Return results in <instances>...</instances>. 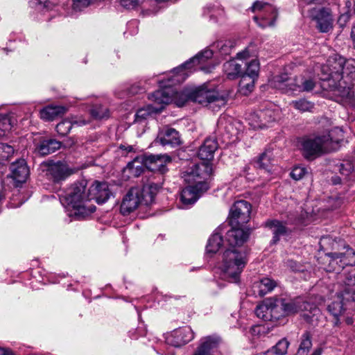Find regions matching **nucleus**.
Returning a JSON list of instances; mask_svg holds the SVG:
<instances>
[{
  "mask_svg": "<svg viewBox=\"0 0 355 355\" xmlns=\"http://www.w3.org/2000/svg\"><path fill=\"white\" fill-rule=\"evenodd\" d=\"M159 86L162 87L149 96V99L158 104L159 107H153V105H148L146 108H141L137 110L135 114V121L141 122L147 119L153 112H161L165 105L175 102L179 107L182 106L187 101V96L182 92L175 91L173 88L174 84L169 82L168 79L166 81H159Z\"/></svg>",
  "mask_w": 355,
  "mask_h": 355,
  "instance_id": "1",
  "label": "nucleus"
},
{
  "mask_svg": "<svg viewBox=\"0 0 355 355\" xmlns=\"http://www.w3.org/2000/svg\"><path fill=\"white\" fill-rule=\"evenodd\" d=\"M322 353V349L320 347H318L315 349L311 354H305V355H321Z\"/></svg>",
  "mask_w": 355,
  "mask_h": 355,
  "instance_id": "60",
  "label": "nucleus"
},
{
  "mask_svg": "<svg viewBox=\"0 0 355 355\" xmlns=\"http://www.w3.org/2000/svg\"><path fill=\"white\" fill-rule=\"evenodd\" d=\"M303 1L306 4H320L324 1V0H303Z\"/></svg>",
  "mask_w": 355,
  "mask_h": 355,
  "instance_id": "58",
  "label": "nucleus"
},
{
  "mask_svg": "<svg viewBox=\"0 0 355 355\" xmlns=\"http://www.w3.org/2000/svg\"><path fill=\"white\" fill-rule=\"evenodd\" d=\"M222 236L215 232L208 240V243L206 246V251L207 253L214 254L218 251L223 243Z\"/></svg>",
  "mask_w": 355,
  "mask_h": 355,
  "instance_id": "37",
  "label": "nucleus"
},
{
  "mask_svg": "<svg viewBox=\"0 0 355 355\" xmlns=\"http://www.w3.org/2000/svg\"><path fill=\"white\" fill-rule=\"evenodd\" d=\"M5 194L3 193V182L0 178V202L4 198Z\"/></svg>",
  "mask_w": 355,
  "mask_h": 355,
  "instance_id": "57",
  "label": "nucleus"
},
{
  "mask_svg": "<svg viewBox=\"0 0 355 355\" xmlns=\"http://www.w3.org/2000/svg\"><path fill=\"white\" fill-rule=\"evenodd\" d=\"M213 54L212 50L208 49L200 51L180 67L173 69L171 71L173 75L168 78V81L172 82L174 85L184 81L188 76L185 69H190L197 65L206 62L212 58Z\"/></svg>",
  "mask_w": 355,
  "mask_h": 355,
  "instance_id": "12",
  "label": "nucleus"
},
{
  "mask_svg": "<svg viewBox=\"0 0 355 355\" xmlns=\"http://www.w3.org/2000/svg\"><path fill=\"white\" fill-rule=\"evenodd\" d=\"M333 140L329 134L309 135L304 137L300 141V150L303 157L307 160L315 158L333 150Z\"/></svg>",
  "mask_w": 355,
  "mask_h": 355,
  "instance_id": "5",
  "label": "nucleus"
},
{
  "mask_svg": "<svg viewBox=\"0 0 355 355\" xmlns=\"http://www.w3.org/2000/svg\"><path fill=\"white\" fill-rule=\"evenodd\" d=\"M145 164L144 162V157L140 158L135 157L132 161L128 163L124 171L128 173L132 177H139L144 171Z\"/></svg>",
  "mask_w": 355,
  "mask_h": 355,
  "instance_id": "31",
  "label": "nucleus"
},
{
  "mask_svg": "<svg viewBox=\"0 0 355 355\" xmlns=\"http://www.w3.org/2000/svg\"><path fill=\"white\" fill-rule=\"evenodd\" d=\"M91 200L94 199L98 204H103L112 195L107 182L96 181L89 188Z\"/></svg>",
  "mask_w": 355,
  "mask_h": 355,
  "instance_id": "20",
  "label": "nucleus"
},
{
  "mask_svg": "<svg viewBox=\"0 0 355 355\" xmlns=\"http://www.w3.org/2000/svg\"><path fill=\"white\" fill-rule=\"evenodd\" d=\"M156 141L162 146H177L181 144L179 132L175 129L169 127L164 128L159 132Z\"/></svg>",
  "mask_w": 355,
  "mask_h": 355,
  "instance_id": "21",
  "label": "nucleus"
},
{
  "mask_svg": "<svg viewBox=\"0 0 355 355\" xmlns=\"http://www.w3.org/2000/svg\"><path fill=\"white\" fill-rule=\"evenodd\" d=\"M321 87L325 90L334 92L336 96L341 97L344 101H350L354 97L352 85L346 80L343 79L341 81L336 83L335 87H331V84L329 85L326 84L321 85Z\"/></svg>",
  "mask_w": 355,
  "mask_h": 355,
  "instance_id": "19",
  "label": "nucleus"
},
{
  "mask_svg": "<svg viewBox=\"0 0 355 355\" xmlns=\"http://www.w3.org/2000/svg\"><path fill=\"white\" fill-rule=\"evenodd\" d=\"M312 19L316 21L317 28L322 33H327L333 28L334 18L330 9L322 8L313 9Z\"/></svg>",
  "mask_w": 355,
  "mask_h": 355,
  "instance_id": "16",
  "label": "nucleus"
},
{
  "mask_svg": "<svg viewBox=\"0 0 355 355\" xmlns=\"http://www.w3.org/2000/svg\"><path fill=\"white\" fill-rule=\"evenodd\" d=\"M171 162V157L167 154L148 155L144 157L146 168L160 174H164L168 171L167 165Z\"/></svg>",
  "mask_w": 355,
  "mask_h": 355,
  "instance_id": "14",
  "label": "nucleus"
},
{
  "mask_svg": "<svg viewBox=\"0 0 355 355\" xmlns=\"http://www.w3.org/2000/svg\"><path fill=\"white\" fill-rule=\"evenodd\" d=\"M194 338V332L190 327L178 328L166 336V343L175 347H180L191 341Z\"/></svg>",
  "mask_w": 355,
  "mask_h": 355,
  "instance_id": "15",
  "label": "nucleus"
},
{
  "mask_svg": "<svg viewBox=\"0 0 355 355\" xmlns=\"http://www.w3.org/2000/svg\"><path fill=\"white\" fill-rule=\"evenodd\" d=\"M247 68L243 76H248V78H257L259 71V63L257 60H252L246 64Z\"/></svg>",
  "mask_w": 355,
  "mask_h": 355,
  "instance_id": "41",
  "label": "nucleus"
},
{
  "mask_svg": "<svg viewBox=\"0 0 355 355\" xmlns=\"http://www.w3.org/2000/svg\"><path fill=\"white\" fill-rule=\"evenodd\" d=\"M91 192L84 180L73 184L60 198L61 202L72 209L73 214L78 219L94 213L95 205L90 203Z\"/></svg>",
  "mask_w": 355,
  "mask_h": 355,
  "instance_id": "3",
  "label": "nucleus"
},
{
  "mask_svg": "<svg viewBox=\"0 0 355 355\" xmlns=\"http://www.w3.org/2000/svg\"><path fill=\"white\" fill-rule=\"evenodd\" d=\"M249 10L257 14L253 19L260 27L264 28L275 26L278 12L273 5L263 1H256Z\"/></svg>",
  "mask_w": 355,
  "mask_h": 355,
  "instance_id": "11",
  "label": "nucleus"
},
{
  "mask_svg": "<svg viewBox=\"0 0 355 355\" xmlns=\"http://www.w3.org/2000/svg\"><path fill=\"white\" fill-rule=\"evenodd\" d=\"M189 98L204 106L214 105L218 107L223 106L227 102V97L220 94L214 88L204 84L190 92Z\"/></svg>",
  "mask_w": 355,
  "mask_h": 355,
  "instance_id": "9",
  "label": "nucleus"
},
{
  "mask_svg": "<svg viewBox=\"0 0 355 355\" xmlns=\"http://www.w3.org/2000/svg\"><path fill=\"white\" fill-rule=\"evenodd\" d=\"M252 313L268 325L267 327L260 324L252 327L251 334L258 338L268 334L270 327L283 325L288 322L287 315L285 312H252Z\"/></svg>",
  "mask_w": 355,
  "mask_h": 355,
  "instance_id": "10",
  "label": "nucleus"
},
{
  "mask_svg": "<svg viewBox=\"0 0 355 355\" xmlns=\"http://www.w3.org/2000/svg\"><path fill=\"white\" fill-rule=\"evenodd\" d=\"M257 167L259 168L269 171L271 166V154L270 152H264L259 157L257 162Z\"/></svg>",
  "mask_w": 355,
  "mask_h": 355,
  "instance_id": "42",
  "label": "nucleus"
},
{
  "mask_svg": "<svg viewBox=\"0 0 355 355\" xmlns=\"http://www.w3.org/2000/svg\"><path fill=\"white\" fill-rule=\"evenodd\" d=\"M331 182L334 185L339 184L341 183V178L339 176H334L331 178Z\"/></svg>",
  "mask_w": 355,
  "mask_h": 355,
  "instance_id": "59",
  "label": "nucleus"
},
{
  "mask_svg": "<svg viewBox=\"0 0 355 355\" xmlns=\"http://www.w3.org/2000/svg\"><path fill=\"white\" fill-rule=\"evenodd\" d=\"M277 286V283L275 280L268 277H263L254 283V293L259 297H263L267 293L272 292Z\"/></svg>",
  "mask_w": 355,
  "mask_h": 355,
  "instance_id": "28",
  "label": "nucleus"
},
{
  "mask_svg": "<svg viewBox=\"0 0 355 355\" xmlns=\"http://www.w3.org/2000/svg\"><path fill=\"white\" fill-rule=\"evenodd\" d=\"M312 348V337L309 331H305L301 336L300 343L295 355L310 354Z\"/></svg>",
  "mask_w": 355,
  "mask_h": 355,
  "instance_id": "36",
  "label": "nucleus"
},
{
  "mask_svg": "<svg viewBox=\"0 0 355 355\" xmlns=\"http://www.w3.org/2000/svg\"><path fill=\"white\" fill-rule=\"evenodd\" d=\"M265 225L273 234L271 241L273 244L277 243L279 241L280 236L286 235L290 232L285 224L277 220H268L265 223Z\"/></svg>",
  "mask_w": 355,
  "mask_h": 355,
  "instance_id": "29",
  "label": "nucleus"
},
{
  "mask_svg": "<svg viewBox=\"0 0 355 355\" xmlns=\"http://www.w3.org/2000/svg\"><path fill=\"white\" fill-rule=\"evenodd\" d=\"M251 205L244 200L234 202L230 209V225H243L250 218Z\"/></svg>",
  "mask_w": 355,
  "mask_h": 355,
  "instance_id": "13",
  "label": "nucleus"
},
{
  "mask_svg": "<svg viewBox=\"0 0 355 355\" xmlns=\"http://www.w3.org/2000/svg\"><path fill=\"white\" fill-rule=\"evenodd\" d=\"M218 148V142L215 138H207L198 150V157L202 160H211Z\"/></svg>",
  "mask_w": 355,
  "mask_h": 355,
  "instance_id": "27",
  "label": "nucleus"
},
{
  "mask_svg": "<svg viewBox=\"0 0 355 355\" xmlns=\"http://www.w3.org/2000/svg\"><path fill=\"white\" fill-rule=\"evenodd\" d=\"M293 107L300 112H311L314 108V104L304 98L293 101L290 103Z\"/></svg>",
  "mask_w": 355,
  "mask_h": 355,
  "instance_id": "40",
  "label": "nucleus"
},
{
  "mask_svg": "<svg viewBox=\"0 0 355 355\" xmlns=\"http://www.w3.org/2000/svg\"><path fill=\"white\" fill-rule=\"evenodd\" d=\"M247 263L245 253L236 249H228L223 254L221 269L224 277L231 282H238Z\"/></svg>",
  "mask_w": 355,
  "mask_h": 355,
  "instance_id": "6",
  "label": "nucleus"
},
{
  "mask_svg": "<svg viewBox=\"0 0 355 355\" xmlns=\"http://www.w3.org/2000/svg\"><path fill=\"white\" fill-rule=\"evenodd\" d=\"M243 225H231V230L226 233L225 240L232 247L243 245L248 239L249 230H244Z\"/></svg>",
  "mask_w": 355,
  "mask_h": 355,
  "instance_id": "17",
  "label": "nucleus"
},
{
  "mask_svg": "<svg viewBox=\"0 0 355 355\" xmlns=\"http://www.w3.org/2000/svg\"><path fill=\"white\" fill-rule=\"evenodd\" d=\"M67 109L64 106H47L40 111V116L46 121H53L66 113Z\"/></svg>",
  "mask_w": 355,
  "mask_h": 355,
  "instance_id": "30",
  "label": "nucleus"
},
{
  "mask_svg": "<svg viewBox=\"0 0 355 355\" xmlns=\"http://www.w3.org/2000/svg\"><path fill=\"white\" fill-rule=\"evenodd\" d=\"M345 58L340 55L334 54L329 57L327 63L321 67L320 80L322 85L326 84L331 87H336V83L343 79V67Z\"/></svg>",
  "mask_w": 355,
  "mask_h": 355,
  "instance_id": "8",
  "label": "nucleus"
},
{
  "mask_svg": "<svg viewBox=\"0 0 355 355\" xmlns=\"http://www.w3.org/2000/svg\"><path fill=\"white\" fill-rule=\"evenodd\" d=\"M143 90H144V88H142V87H139V88L138 89V90H136V89H135V85H133V86L131 87V89H130V92H131V93H132V94H135V93H137V92H141V91H143Z\"/></svg>",
  "mask_w": 355,
  "mask_h": 355,
  "instance_id": "63",
  "label": "nucleus"
},
{
  "mask_svg": "<svg viewBox=\"0 0 355 355\" xmlns=\"http://www.w3.org/2000/svg\"><path fill=\"white\" fill-rule=\"evenodd\" d=\"M259 117L261 118V124L259 125L261 128L266 127V123L272 122L275 120V113L270 110L260 111Z\"/></svg>",
  "mask_w": 355,
  "mask_h": 355,
  "instance_id": "43",
  "label": "nucleus"
},
{
  "mask_svg": "<svg viewBox=\"0 0 355 355\" xmlns=\"http://www.w3.org/2000/svg\"><path fill=\"white\" fill-rule=\"evenodd\" d=\"M307 173V170L305 167L302 166H295L291 172V177L295 180H301L305 174Z\"/></svg>",
  "mask_w": 355,
  "mask_h": 355,
  "instance_id": "51",
  "label": "nucleus"
},
{
  "mask_svg": "<svg viewBox=\"0 0 355 355\" xmlns=\"http://www.w3.org/2000/svg\"><path fill=\"white\" fill-rule=\"evenodd\" d=\"M119 148L125 151L126 153H131L134 150L133 146L128 144H121Z\"/></svg>",
  "mask_w": 355,
  "mask_h": 355,
  "instance_id": "55",
  "label": "nucleus"
},
{
  "mask_svg": "<svg viewBox=\"0 0 355 355\" xmlns=\"http://www.w3.org/2000/svg\"><path fill=\"white\" fill-rule=\"evenodd\" d=\"M347 249L345 252H330L327 256L331 258V261L334 262L339 259L341 267L344 266L355 265V252L349 245L345 247Z\"/></svg>",
  "mask_w": 355,
  "mask_h": 355,
  "instance_id": "25",
  "label": "nucleus"
},
{
  "mask_svg": "<svg viewBox=\"0 0 355 355\" xmlns=\"http://www.w3.org/2000/svg\"><path fill=\"white\" fill-rule=\"evenodd\" d=\"M289 342L283 338L280 340L274 347H272L277 355H285L287 352Z\"/></svg>",
  "mask_w": 355,
  "mask_h": 355,
  "instance_id": "48",
  "label": "nucleus"
},
{
  "mask_svg": "<svg viewBox=\"0 0 355 355\" xmlns=\"http://www.w3.org/2000/svg\"><path fill=\"white\" fill-rule=\"evenodd\" d=\"M160 187L155 183L145 184L142 188H130L123 198L120 211L123 216L129 215L140 205H150L155 199Z\"/></svg>",
  "mask_w": 355,
  "mask_h": 355,
  "instance_id": "4",
  "label": "nucleus"
},
{
  "mask_svg": "<svg viewBox=\"0 0 355 355\" xmlns=\"http://www.w3.org/2000/svg\"><path fill=\"white\" fill-rule=\"evenodd\" d=\"M220 343V338L216 335L201 338L200 343L193 355H213Z\"/></svg>",
  "mask_w": 355,
  "mask_h": 355,
  "instance_id": "22",
  "label": "nucleus"
},
{
  "mask_svg": "<svg viewBox=\"0 0 355 355\" xmlns=\"http://www.w3.org/2000/svg\"><path fill=\"white\" fill-rule=\"evenodd\" d=\"M68 119L71 123V128L83 126L89 123V120H86L82 116H72Z\"/></svg>",
  "mask_w": 355,
  "mask_h": 355,
  "instance_id": "52",
  "label": "nucleus"
},
{
  "mask_svg": "<svg viewBox=\"0 0 355 355\" xmlns=\"http://www.w3.org/2000/svg\"><path fill=\"white\" fill-rule=\"evenodd\" d=\"M295 84V80L291 78L288 73H282L279 76H277L274 78V86L282 90L284 92H288L291 91L289 89L290 87H293Z\"/></svg>",
  "mask_w": 355,
  "mask_h": 355,
  "instance_id": "34",
  "label": "nucleus"
},
{
  "mask_svg": "<svg viewBox=\"0 0 355 355\" xmlns=\"http://www.w3.org/2000/svg\"><path fill=\"white\" fill-rule=\"evenodd\" d=\"M347 78L351 81L355 79V60L345 59V66L343 67V80Z\"/></svg>",
  "mask_w": 355,
  "mask_h": 355,
  "instance_id": "39",
  "label": "nucleus"
},
{
  "mask_svg": "<svg viewBox=\"0 0 355 355\" xmlns=\"http://www.w3.org/2000/svg\"><path fill=\"white\" fill-rule=\"evenodd\" d=\"M345 292L347 293H352L353 294V300H355V277L354 279L352 278L347 279L345 282Z\"/></svg>",
  "mask_w": 355,
  "mask_h": 355,
  "instance_id": "53",
  "label": "nucleus"
},
{
  "mask_svg": "<svg viewBox=\"0 0 355 355\" xmlns=\"http://www.w3.org/2000/svg\"><path fill=\"white\" fill-rule=\"evenodd\" d=\"M74 173V170L69 168L66 164L58 162L49 166L47 175L54 182H59L66 180Z\"/></svg>",
  "mask_w": 355,
  "mask_h": 355,
  "instance_id": "18",
  "label": "nucleus"
},
{
  "mask_svg": "<svg viewBox=\"0 0 355 355\" xmlns=\"http://www.w3.org/2000/svg\"><path fill=\"white\" fill-rule=\"evenodd\" d=\"M337 167L340 173L345 176L346 178L349 177L354 171V165L350 161H345L344 162L338 165Z\"/></svg>",
  "mask_w": 355,
  "mask_h": 355,
  "instance_id": "47",
  "label": "nucleus"
},
{
  "mask_svg": "<svg viewBox=\"0 0 355 355\" xmlns=\"http://www.w3.org/2000/svg\"><path fill=\"white\" fill-rule=\"evenodd\" d=\"M218 128L221 132L224 142H234L237 139L239 131L230 121L220 119L218 123Z\"/></svg>",
  "mask_w": 355,
  "mask_h": 355,
  "instance_id": "24",
  "label": "nucleus"
},
{
  "mask_svg": "<svg viewBox=\"0 0 355 355\" xmlns=\"http://www.w3.org/2000/svg\"><path fill=\"white\" fill-rule=\"evenodd\" d=\"M90 113L96 119H101L109 116V110L103 106H96L92 108Z\"/></svg>",
  "mask_w": 355,
  "mask_h": 355,
  "instance_id": "46",
  "label": "nucleus"
},
{
  "mask_svg": "<svg viewBox=\"0 0 355 355\" xmlns=\"http://www.w3.org/2000/svg\"><path fill=\"white\" fill-rule=\"evenodd\" d=\"M281 304L282 311H313L316 309L310 302L298 297L295 299L279 298L277 296L267 297L260 302L256 306L255 311H266L276 309Z\"/></svg>",
  "mask_w": 355,
  "mask_h": 355,
  "instance_id": "7",
  "label": "nucleus"
},
{
  "mask_svg": "<svg viewBox=\"0 0 355 355\" xmlns=\"http://www.w3.org/2000/svg\"><path fill=\"white\" fill-rule=\"evenodd\" d=\"M61 147V142L55 139H42L36 145L35 152L42 156L53 153Z\"/></svg>",
  "mask_w": 355,
  "mask_h": 355,
  "instance_id": "26",
  "label": "nucleus"
},
{
  "mask_svg": "<svg viewBox=\"0 0 355 355\" xmlns=\"http://www.w3.org/2000/svg\"><path fill=\"white\" fill-rule=\"evenodd\" d=\"M314 87L315 82L312 79L300 77L295 79L293 87H290L289 89H291L292 92H310Z\"/></svg>",
  "mask_w": 355,
  "mask_h": 355,
  "instance_id": "35",
  "label": "nucleus"
},
{
  "mask_svg": "<svg viewBox=\"0 0 355 355\" xmlns=\"http://www.w3.org/2000/svg\"><path fill=\"white\" fill-rule=\"evenodd\" d=\"M14 153L12 146L4 143H0V160H7Z\"/></svg>",
  "mask_w": 355,
  "mask_h": 355,
  "instance_id": "49",
  "label": "nucleus"
},
{
  "mask_svg": "<svg viewBox=\"0 0 355 355\" xmlns=\"http://www.w3.org/2000/svg\"><path fill=\"white\" fill-rule=\"evenodd\" d=\"M212 173V166L208 162L195 164L189 172L184 174L186 182L193 183L194 185L184 188L180 193V200L186 207L193 205L200 197V193L207 189L204 182Z\"/></svg>",
  "mask_w": 355,
  "mask_h": 355,
  "instance_id": "2",
  "label": "nucleus"
},
{
  "mask_svg": "<svg viewBox=\"0 0 355 355\" xmlns=\"http://www.w3.org/2000/svg\"><path fill=\"white\" fill-rule=\"evenodd\" d=\"M248 55V52L246 51H243L241 52H239L236 54V58L239 60H242L245 58Z\"/></svg>",
  "mask_w": 355,
  "mask_h": 355,
  "instance_id": "56",
  "label": "nucleus"
},
{
  "mask_svg": "<svg viewBox=\"0 0 355 355\" xmlns=\"http://www.w3.org/2000/svg\"><path fill=\"white\" fill-rule=\"evenodd\" d=\"M351 36H352V37L353 39L354 46V48H355V25L352 28V33H351Z\"/></svg>",
  "mask_w": 355,
  "mask_h": 355,
  "instance_id": "64",
  "label": "nucleus"
},
{
  "mask_svg": "<svg viewBox=\"0 0 355 355\" xmlns=\"http://www.w3.org/2000/svg\"><path fill=\"white\" fill-rule=\"evenodd\" d=\"M255 78H248V76H242L239 83L240 87L251 92L254 87Z\"/></svg>",
  "mask_w": 355,
  "mask_h": 355,
  "instance_id": "50",
  "label": "nucleus"
},
{
  "mask_svg": "<svg viewBox=\"0 0 355 355\" xmlns=\"http://www.w3.org/2000/svg\"><path fill=\"white\" fill-rule=\"evenodd\" d=\"M10 351L4 348H0V355H10Z\"/></svg>",
  "mask_w": 355,
  "mask_h": 355,
  "instance_id": "62",
  "label": "nucleus"
},
{
  "mask_svg": "<svg viewBox=\"0 0 355 355\" xmlns=\"http://www.w3.org/2000/svg\"><path fill=\"white\" fill-rule=\"evenodd\" d=\"M139 0H120L121 5L126 8H134L138 4Z\"/></svg>",
  "mask_w": 355,
  "mask_h": 355,
  "instance_id": "54",
  "label": "nucleus"
},
{
  "mask_svg": "<svg viewBox=\"0 0 355 355\" xmlns=\"http://www.w3.org/2000/svg\"><path fill=\"white\" fill-rule=\"evenodd\" d=\"M56 131L57 132L62 135L65 136L69 133L71 128V123L69 121V119H65L60 122L56 125Z\"/></svg>",
  "mask_w": 355,
  "mask_h": 355,
  "instance_id": "45",
  "label": "nucleus"
},
{
  "mask_svg": "<svg viewBox=\"0 0 355 355\" xmlns=\"http://www.w3.org/2000/svg\"><path fill=\"white\" fill-rule=\"evenodd\" d=\"M12 121L9 114H5L0 118V137L5 135L6 131L11 129Z\"/></svg>",
  "mask_w": 355,
  "mask_h": 355,
  "instance_id": "44",
  "label": "nucleus"
},
{
  "mask_svg": "<svg viewBox=\"0 0 355 355\" xmlns=\"http://www.w3.org/2000/svg\"><path fill=\"white\" fill-rule=\"evenodd\" d=\"M224 15V10L218 3H209L203 9V15L214 22H216Z\"/></svg>",
  "mask_w": 355,
  "mask_h": 355,
  "instance_id": "32",
  "label": "nucleus"
},
{
  "mask_svg": "<svg viewBox=\"0 0 355 355\" xmlns=\"http://www.w3.org/2000/svg\"><path fill=\"white\" fill-rule=\"evenodd\" d=\"M11 177L17 182H24L29 175V168L24 159L12 162L10 166Z\"/></svg>",
  "mask_w": 355,
  "mask_h": 355,
  "instance_id": "23",
  "label": "nucleus"
},
{
  "mask_svg": "<svg viewBox=\"0 0 355 355\" xmlns=\"http://www.w3.org/2000/svg\"><path fill=\"white\" fill-rule=\"evenodd\" d=\"M341 315V312H334L333 316L336 320L335 324L337 325L338 322V317Z\"/></svg>",
  "mask_w": 355,
  "mask_h": 355,
  "instance_id": "61",
  "label": "nucleus"
},
{
  "mask_svg": "<svg viewBox=\"0 0 355 355\" xmlns=\"http://www.w3.org/2000/svg\"><path fill=\"white\" fill-rule=\"evenodd\" d=\"M218 49L221 55H230L235 46V42L233 40L218 41L214 45Z\"/></svg>",
  "mask_w": 355,
  "mask_h": 355,
  "instance_id": "38",
  "label": "nucleus"
},
{
  "mask_svg": "<svg viewBox=\"0 0 355 355\" xmlns=\"http://www.w3.org/2000/svg\"><path fill=\"white\" fill-rule=\"evenodd\" d=\"M242 64L238 63L234 59L226 62L223 64V71L229 79H235L241 73Z\"/></svg>",
  "mask_w": 355,
  "mask_h": 355,
  "instance_id": "33",
  "label": "nucleus"
}]
</instances>
